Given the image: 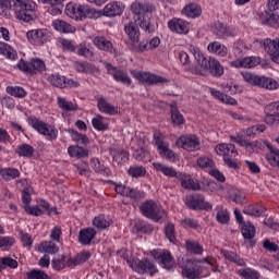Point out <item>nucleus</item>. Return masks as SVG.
Instances as JSON below:
<instances>
[{"label":"nucleus","mask_w":279,"mask_h":279,"mask_svg":"<svg viewBox=\"0 0 279 279\" xmlns=\"http://www.w3.org/2000/svg\"><path fill=\"white\" fill-rule=\"evenodd\" d=\"M161 158H165V160H168L169 162H175L178 158V154L173 151L169 146H163V148L158 150Z\"/></svg>","instance_id":"nucleus-47"},{"label":"nucleus","mask_w":279,"mask_h":279,"mask_svg":"<svg viewBox=\"0 0 279 279\" xmlns=\"http://www.w3.org/2000/svg\"><path fill=\"white\" fill-rule=\"evenodd\" d=\"M29 125L34 128L39 134H43L48 138V141H56L58 138V130L37 118H29L28 119Z\"/></svg>","instance_id":"nucleus-11"},{"label":"nucleus","mask_w":279,"mask_h":279,"mask_svg":"<svg viewBox=\"0 0 279 279\" xmlns=\"http://www.w3.org/2000/svg\"><path fill=\"white\" fill-rule=\"evenodd\" d=\"M125 197H130V199H134L136 202L137 199H143V197H145V193L136 189L129 187Z\"/></svg>","instance_id":"nucleus-63"},{"label":"nucleus","mask_w":279,"mask_h":279,"mask_svg":"<svg viewBox=\"0 0 279 279\" xmlns=\"http://www.w3.org/2000/svg\"><path fill=\"white\" fill-rule=\"evenodd\" d=\"M97 108L105 114H117V108H114L111 104L107 102L106 98L104 97L97 99Z\"/></svg>","instance_id":"nucleus-38"},{"label":"nucleus","mask_w":279,"mask_h":279,"mask_svg":"<svg viewBox=\"0 0 279 279\" xmlns=\"http://www.w3.org/2000/svg\"><path fill=\"white\" fill-rule=\"evenodd\" d=\"M238 276H241L244 279H258L260 278V272L252 268H244L238 270Z\"/></svg>","instance_id":"nucleus-52"},{"label":"nucleus","mask_w":279,"mask_h":279,"mask_svg":"<svg viewBox=\"0 0 279 279\" xmlns=\"http://www.w3.org/2000/svg\"><path fill=\"white\" fill-rule=\"evenodd\" d=\"M207 50L209 51V53H215L220 58H226V56H228V47H226V45L221 44L220 41L210 43L207 46Z\"/></svg>","instance_id":"nucleus-33"},{"label":"nucleus","mask_w":279,"mask_h":279,"mask_svg":"<svg viewBox=\"0 0 279 279\" xmlns=\"http://www.w3.org/2000/svg\"><path fill=\"white\" fill-rule=\"evenodd\" d=\"M154 10H156L154 5L145 2L135 1L131 4V12H133L136 23L148 34L154 33L156 29L154 25H151V22H149V16H147L148 14H151Z\"/></svg>","instance_id":"nucleus-2"},{"label":"nucleus","mask_w":279,"mask_h":279,"mask_svg":"<svg viewBox=\"0 0 279 279\" xmlns=\"http://www.w3.org/2000/svg\"><path fill=\"white\" fill-rule=\"evenodd\" d=\"M185 250L189 254H194V256H202L204 254V246L195 240L185 241Z\"/></svg>","instance_id":"nucleus-36"},{"label":"nucleus","mask_w":279,"mask_h":279,"mask_svg":"<svg viewBox=\"0 0 279 279\" xmlns=\"http://www.w3.org/2000/svg\"><path fill=\"white\" fill-rule=\"evenodd\" d=\"M10 8H12V3L10 0H0V14L1 16H5V19H10Z\"/></svg>","instance_id":"nucleus-62"},{"label":"nucleus","mask_w":279,"mask_h":279,"mask_svg":"<svg viewBox=\"0 0 279 279\" xmlns=\"http://www.w3.org/2000/svg\"><path fill=\"white\" fill-rule=\"evenodd\" d=\"M215 150L218 156L223 157V162L229 169H234V171L239 169V162L234 159L239 156V151L234 144H218Z\"/></svg>","instance_id":"nucleus-5"},{"label":"nucleus","mask_w":279,"mask_h":279,"mask_svg":"<svg viewBox=\"0 0 279 279\" xmlns=\"http://www.w3.org/2000/svg\"><path fill=\"white\" fill-rule=\"evenodd\" d=\"M191 51L193 52V56L197 62V65L191 69V72L194 75H206V73H211L214 77H221L223 75V65L219 62V60L209 57V59H206V57L202 53L199 48L195 46H191Z\"/></svg>","instance_id":"nucleus-1"},{"label":"nucleus","mask_w":279,"mask_h":279,"mask_svg":"<svg viewBox=\"0 0 279 279\" xmlns=\"http://www.w3.org/2000/svg\"><path fill=\"white\" fill-rule=\"evenodd\" d=\"M267 208L263 207V205L255 203L252 205H247L244 207V215H248L250 217H260L263 213H265Z\"/></svg>","instance_id":"nucleus-35"},{"label":"nucleus","mask_w":279,"mask_h":279,"mask_svg":"<svg viewBox=\"0 0 279 279\" xmlns=\"http://www.w3.org/2000/svg\"><path fill=\"white\" fill-rule=\"evenodd\" d=\"M150 256L158 260L159 265L163 267V269L171 270L175 267V258L171 255V252L167 250H154L150 252Z\"/></svg>","instance_id":"nucleus-13"},{"label":"nucleus","mask_w":279,"mask_h":279,"mask_svg":"<svg viewBox=\"0 0 279 279\" xmlns=\"http://www.w3.org/2000/svg\"><path fill=\"white\" fill-rule=\"evenodd\" d=\"M108 75H111L116 82L124 84L125 86H132V78L128 75V72L121 68L113 66L111 63H105Z\"/></svg>","instance_id":"nucleus-14"},{"label":"nucleus","mask_w":279,"mask_h":279,"mask_svg":"<svg viewBox=\"0 0 279 279\" xmlns=\"http://www.w3.org/2000/svg\"><path fill=\"white\" fill-rule=\"evenodd\" d=\"M202 260L182 259L179 262V267L182 269V275L187 279H199L204 269L199 265Z\"/></svg>","instance_id":"nucleus-9"},{"label":"nucleus","mask_w":279,"mask_h":279,"mask_svg":"<svg viewBox=\"0 0 279 279\" xmlns=\"http://www.w3.org/2000/svg\"><path fill=\"white\" fill-rule=\"evenodd\" d=\"M185 204L191 210H213V205L206 202V198L202 194L186 196Z\"/></svg>","instance_id":"nucleus-15"},{"label":"nucleus","mask_w":279,"mask_h":279,"mask_svg":"<svg viewBox=\"0 0 279 279\" xmlns=\"http://www.w3.org/2000/svg\"><path fill=\"white\" fill-rule=\"evenodd\" d=\"M247 52V46H245V41L238 40L233 46V53L235 58H243V54Z\"/></svg>","instance_id":"nucleus-55"},{"label":"nucleus","mask_w":279,"mask_h":279,"mask_svg":"<svg viewBox=\"0 0 279 279\" xmlns=\"http://www.w3.org/2000/svg\"><path fill=\"white\" fill-rule=\"evenodd\" d=\"M95 236H97V230L94 228L81 229L78 232V243H81V245H90Z\"/></svg>","instance_id":"nucleus-29"},{"label":"nucleus","mask_w":279,"mask_h":279,"mask_svg":"<svg viewBox=\"0 0 279 279\" xmlns=\"http://www.w3.org/2000/svg\"><path fill=\"white\" fill-rule=\"evenodd\" d=\"M7 93L11 95L12 97H17L20 99H23V97L27 96V92L23 87H7Z\"/></svg>","instance_id":"nucleus-59"},{"label":"nucleus","mask_w":279,"mask_h":279,"mask_svg":"<svg viewBox=\"0 0 279 279\" xmlns=\"http://www.w3.org/2000/svg\"><path fill=\"white\" fill-rule=\"evenodd\" d=\"M93 43L99 51H105L106 53H112L114 51V45H112V41L104 36H96Z\"/></svg>","instance_id":"nucleus-28"},{"label":"nucleus","mask_w":279,"mask_h":279,"mask_svg":"<svg viewBox=\"0 0 279 279\" xmlns=\"http://www.w3.org/2000/svg\"><path fill=\"white\" fill-rule=\"evenodd\" d=\"M48 82L57 88H66L65 76L60 74H51L48 77Z\"/></svg>","instance_id":"nucleus-48"},{"label":"nucleus","mask_w":279,"mask_h":279,"mask_svg":"<svg viewBox=\"0 0 279 279\" xmlns=\"http://www.w3.org/2000/svg\"><path fill=\"white\" fill-rule=\"evenodd\" d=\"M52 27H54L57 32H61L62 34H74L75 32V26L69 24L64 20L53 21Z\"/></svg>","instance_id":"nucleus-34"},{"label":"nucleus","mask_w":279,"mask_h":279,"mask_svg":"<svg viewBox=\"0 0 279 279\" xmlns=\"http://www.w3.org/2000/svg\"><path fill=\"white\" fill-rule=\"evenodd\" d=\"M242 77L247 84H251V86L266 88V90H276L279 86L276 80L267 76H258L251 72H242Z\"/></svg>","instance_id":"nucleus-7"},{"label":"nucleus","mask_w":279,"mask_h":279,"mask_svg":"<svg viewBox=\"0 0 279 279\" xmlns=\"http://www.w3.org/2000/svg\"><path fill=\"white\" fill-rule=\"evenodd\" d=\"M109 153L113 158V162H117L118 165H125V162L130 160V154H128V151L124 149L110 148Z\"/></svg>","instance_id":"nucleus-31"},{"label":"nucleus","mask_w":279,"mask_h":279,"mask_svg":"<svg viewBox=\"0 0 279 279\" xmlns=\"http://www.w3.org/2000/svg\"><path fill=\"white\" fill-rule=\"evenodd\" d=\"M26 277L27 279H51V277H49L45 270L40 269H33L26 272Z\"/></svg>","instance_id":"nucleus-58"},{"label":"nucleus","mask_w":279,"mask_h":279,"mask_svg":"<svg viewBox=\"0 0 279 279\" xmlns=\"http://www.w3.org/2000/svg\"><path fill=\"white\" fill-rule=\"evenodd\" d=\"M117 256H120V258H123L124 260H126L129 267H133L134 258H132L131 251H128V248H121L117 251Z\"/></svg>","instance_id":"nucleus-60"},{"label":"nucleus","mask_w":279,"mask_h":279,"mask_svg":"<svg viewBox=\"0 0 279 279\" xmlns=\"http://www.w3.org/2000/svg\"><path fill=\"white\" fill-rule=\"evenodd\" d=\"M266 146L269 149V153L266 154V159L268 160L269 165H271V167H278V165H279V149L274 147L270 144H266Z\"/></svg>","instance_id":"nucleus-40"},{"label":"nucleus","mask_w":279,"mask_h":279,"mask_svg":"<svg viewBox=\"0 0 279 279\" xmlns=\"http://www.w3.org/2000/svg\"><path fill=\"white\" fill-rule=\"evenodd\" d=\"M181 183L182 189L185 191H202V185L191 178V174L181 172L175 184Z\"/></svg>","instance_id":"nucleus-23"},{"label":"nucleus","mask_w":279,"mask_h":279,"mask_svg":"<svg viewBox=\"0 0 279 279\" xmlns=\"http://www.w3.org/2000/svg\"><path fill=\"white\" fill-rule=\"evenodd\" d=\"M168 27L174 34H189L191 24L186 20L173 17L168 22Z\"/></svg>","instance_id":"nucleus-21"},{"label":"nucleus","mask_w":279,"mask_h":279,"mask_svg":"<svg viewBox=\"0 0 279 279\" xmlns=\"http://www.w3.org/2000/svg\"><path fill=\"white\" fill-rule=\"evenodd\" d=\"M124 31L131 45H137V43H140L141 29H138V26L135 24V22H129L128 24H124Z\"/></svg>","instance_id":"nucleus-25"},{"label":"nucleus","mask_w":279,"mask_h":279,"mask_svg":"<svg viewBox=\"0 0 279 279\" xmlns=\"http://www.w3.org/2000/svg\"><path fill=\"white\" fill-rule=\"evenodd\" d=\"M7 267H10V269H16V267H19V262L11 257L0 258V271H3Z\"/></svg>","instance_id":"nucleus-56"},{"label":"nucleus","mask_w":279,"mask_h":279,"mask_svg":"<svg viewBox=\"0 0 279 279\" xmlns=\"http://www.w3.org/2000/svg\"><path fill=\"white\" fill-rule=\"evenodd\" d=\"M41 1H43V3H47L48 5H50L48 8V12L52 16L62 14V9L64 8V5H62V2L64 0H41Z\"/></svg>","instance_id":"nucleus-37"},{"label":"nucleus","mask_w":279,"mask_h":279,"mask_svg":"<svg viewBox=\"0 0 279 279\" xmlns=\"http://www.w3.org/2000/svg\"><path fill=\"white\" fill-rule=\"evenodd\" d=\"M259 63V57H246L240 61V66H243L244 69H254V66H258Z\"/></svg>","instance_id":"nucleus-49"},{"label":"nucleus","mask_w":279,"mask_h":279,"mask_svg":"<svg viewBox=\"0 0 279 279\" xmlns=\"http://www.w3.org/2000/svg\"><path fill=\"white\" fill-rule=\"evenodd\" d=\"M171 120L175 125H182L184 123V116L178 110L175 104L170 105Z\"/></svg>","instance_id":"nucleus-45"},{"label":"nucleus","mask_w":279,"mask_h":279,"mask_svg":"<svg viewBox=\"0 0 279 279\" xmlns=\"http://www.w3.org/2000/svg\"><path fill=\"white\" fill-rule=\"evenodd\" d=\"M140 210L144 217L147 219H151L153 221H160V219H165L167 217V211L162 208V206L158 205L155 201L149 199L142 203L140 206Z\"/></svg>","instance_id":"nucleus-6"},{"label":"nucleus","mask_w":279,"mask_h":279,"mask_svg":"<svg viewBox=\"0 0 279 279\" xmlns=\"http://www.w3.org/2000/svg\"><path fill=\"white\" fill-rule=\"evenodd\" d=\"M59 250L60 247L53 241H45L38 245V252H45L46 254H58Z\"/></svg>","instance_id":"nucleus-42"},{"label":"nucleus","mask_w":279,"mask_h":279,"mask_svg":"<svg viewBox=\"0 0 279 279\" xmlns=\"http://www.w3.org/2000/svg\"><path fill=\"white\" fill-rule=\"evenodd\" d=\"M213 29L215 36L220 40H226L235 36L234 28L221 22H216L213 26Z\"/></svg>","instance_id":"nucleus-20"},{"label":"nucleus","mask_w":279,"mask_h":279,"mask_svg":"<svg viewBox=\"0 0 279 279\" xmlns=\"http://www.w3.org/2000/svg\"><path fill=\"white\" fill-rule=\"evenodd\" d=\"M182 14H184V16H187V19H197L202 16V7L197 3L186 4L182 9Z\"/></svg>","instance_id":"nucleus-32"},{"label":"nucleus","mask_w":279,"mask_h":279,"mask_svg":"<svg viewBox=\"0 0 279 279\" xmlns=\"http://www.w3.org/2000/svg\"><path fill=\"white\" fill-rule=\"evenodd\" d=\"M93 226L98 228V230H106V228H110V220H108L104 215H99L94 218Z\"/></svg>","instance_id":"nucleus-54"},{"label":"nucleus","mask_w":279,"mask_h":279,"mask_svg":"<svg viewBox=\"0 0 279 279\" xmlns=\"http://www.w3.org/2000/svg\"><path fill=\"white\" fill-rule=\"evenodd\" d=\"M177 147L185 149V151H198L199 149V140L195 135H182L175 142Z\"/></svg>","instance_id":"nucleus-19"},{"label":"nucleus","mask_w":279,"mask_h":279,"mask_svg":"<svg viewBox=\"0 0 279 279\" xmlns=\"http://www.w3.org/2000/svg\"><path fill=\"white\" fill-rule=\"evenodd\" d=\"M230 199L235 204H243L245 202V193L241 190H233L230 194Z\"/></svg>","instance_id":"nucleus-61"},{"label":"nucleus","mask_w":279,"mask_h":279,"mask_svg":"<svg viewBox=\"0 0 279 279\" xmlns=\"http://www.w3.org/2000/svg\"><path fill=\"white\" fill-rule=\"evenodd\" d=\"M68 154L71 158H88L89 150L78 145L69 146Z\"/></svg>","instance_id":"nucleus-39"},{"label":"nucleus","mask_w":279,"mask_h":279,"mask_svg":"<svg viewBox=\"0 0 279 279\" xmlns=\"http://www.w3.org/2000/svg\"><path fill=\"white\" fill-rule=\"evenodd\" d=\"M93 128L98 130V132H102V130H107L108 126L104 124V117L97 116L92 120Z\"/></svg>","instance_id":"nucleus-64"},{"label":"nucleus","mask_w":279,"mask_h":279,"mask_svg":"<svg viewBox=\"0 0 279 279\" xmlns=\"http://www.w3.org/2000/svg\"><path fill=\"white\" fill-rule=\"evenodd\" d=\"M0 53L5 56L9 60H16V51L5 43H0Z\"/></svg>","instance_id":"nucleus-50"},{"label":"nucleus","mask_w":279,"mask_h":279,"mask_svg":"<svg viewBox=\"0 0 279 279\" xmlns=\"http://www.w3.org/2000/svg\"><path fill=\"white\" fill-rule=\"evenodd\" d=\"M15 154L22 158H32L34 156V146L29 144H22L16 147Z\"/></svg>","instance_id":"nucleus-43"},{"label":"nucleus","mask_w":279,"mask_h":279,"mask_svg":"<svg viewBox=\"0 0 279 279\" xmlns=\"http://www.w3.org/2000/svg\"><path fill=\"white\" fill-rule=\"evenodd\" d=\"M131 75L141 82V84H147L148 86H155L157 84H167L169 80L160 75H156L149 72H142L136 70H131Z\"/></svg>","instance_id":"nucleus-10"},{"label":"nucleus","mask_w":279,"mask_h":279,"mask_svg":"<svg viewBox=\"0 0 279 279\" xmlns=\"http://www.w3.org/2000/svg\"><path fill=\"white\" fill-rule=\"evenodd\" d=\"M0 175L3 180H14L21 175V171L16 168H3L0 169Z\"/></svg>","instance_id":"nucleus-44"},{"label":"nucleus","mask_w":279,"mask_h":279,"mask_svg":"<svg viewBox=\"0 0 279 279\" xmlns=\"http://www.w3.org/2000/svg\"><path fill=\"white\" fill-rule=\"evenodd\" d=\"M123 10H125L123 3L117 1L110 2L102 9L101 16H107L109 19L121 16L123 14Z\"/></svg>","instance_id":"nucleus-22"},{"label":"nucleus","mask_w":279,"mask_h":279,"mask_svg":"<svg viewBox=\"0 0 279 279\" xmlns=\"http://www.w3.org/2000/svg\"><path fill=\"white\" fill-rule=\"evenodd\" d=\"M26 36L31 43L35 45H45L51 39V33L46 28L32 29L26 33Z\"/></svg>","instance_id":"nucleus-17"},{"label":"nucleus","mask_w":279,"mask_h":279,"mask_svg":"<svg viewBox=\"0 0 279 279\" xmlns=\"http://www.w3.org/2000/svg\"><path fill=\"white\" fill-rule=\"evenodd\" d=\"M241 233L243 239L250 242L251 247L256 245V241H254V236H256V227H254L252 222H243V225H241Z\"/></svg>","instance_id":"nucleus-26"},{"label":"nucleus","mask_w":279,"mask_h":279,"mask_svg":"<svg viewBox=\"0 0 279 279\" xmlns=\"http://www.w3.org/2000/svg\"><path fill=\"white\" fill-rule=\"evenodd\" d=\"M230 140L232 143H236L240 147H245L248 154H254V149L258 147V142H250V140L245 138L244 136H231Z\"/></svg>","instance_id":"nucleus-30"},{"label":"nucleus","mask_w":279,"mask_h":279,"mask_svg":"<svg viewBox=\"0 0 279 279\" xmlns=\"http://www.w3.org/2000/svg\"><path fill=\"white\" fill-rule=\"evenodd\" d=\"M65 14L74 21H84V19H101V11H97L89 5L75 4L70 2L65 5Z\"/></svg>","instance_id":"nucleus-4"},{"label":"nucleus","mask_w":279,"mask_h":279,"mask_svg":"<svg viewBox=\"0 0 279 279\" xmlns=\"http://www.w3.org/2000/svg\"><path fill=\"white\" fill-rule=\"evenodd\" d=\"M153 167L155 170L165 174L166 178H174V184H175V182H178V179L180 178V175L182 173V172L175 170V168L167 166L165 163H160V162H154Z\"/></svg>","instance_id":"nucleus-24"},{"label":"nucleus","mask_w":279,"mask_h":279,"mask_svg":"<svg viewBox=\"0 0 279 279\" xmlns=\"http://www.w3.org/2000/svg\"><path fill=\"white\" fill-rule=\"evenodd\" d=\"M267 125H279V101L267 105L264 109Z\"/></svg>","instance_id":"nucleus-18"},{"label":"nucleus","mask_w":279,"mask_h":279,"mask_svg":"<svg viewBox=\"0 0 279 279\" xmlns=\"http://www.w3.org/2000/svg\"><path fill=\"white\" fill-rule=\"evenodd\" d=\"M13 11L15 12L16 19L23 21V23H32L36 21L38 15L36 14L38 10V4L34 0H11Z\"/></svg>","instance_id":"nucleus-3"},{"label":"nucleus","mask_w":279,"mask_h":279,"mask_svg":"<svg viewBox=\"0 0 279 279\" xmlns=\"http://www.w3.org/2000/svg\"><path fill=\"white\" fill-rule=\"evenodd\" d=\"M254 43H256L257 45H262L265 51H267V53L271 56L272 62H276V64H279V39H274V40H271L270 38H266L264 40L255 39Z\"/></svg>","instance_id":"nucleus-16"},{"label":"nucleus","mask_w":279,"mask_h":279,"mask_svg":"<svg viewBox=\"0 0 279 279\" xmlns=\"http://www.w3.org/2000/svg\"><path fill=\"white\" fill-rule=\"evenodd\" d=\"M90 167L95 173H99L100 175H108L110 173V169L101 162L98 158L90 159Z\"/></svg>","instance_id":"nucleus-41"},{"label":"nucleus","mask_w":279,"mask_h":279,"mask_svg":"<svg viewBox=\"0 0 279 279\" xmlns=\"http://www.w3.org/2000/svg\"><path fill=\"white\" fill-rule=\"evenodd\" d=\"M17 68L26 75H38V73H45V71H47L45 61L39 58H33L31 61L21 59L17 63Z\"/></svg>","instance_id":"nucleus-8"},{"label":"nucleus","mask_w":279,"mask_h":279,"mask_svg":"<svg viewBox=\"0 0 279 279\" xmlns=\"http://www.w3.org/2000/svg\"><path fill=\"white\" fill-rule=\"evenodd\" d=\"M58 106L65 112H75L77 110V105H74L72 101H66L65 98L59 97L58 98Z\"/></svg>","instance_id":"nucleus-53"},{"label":"nucleus","mask_w":279,"mask_h":279,"mask_svg":"<svg viewBox=\"0 0 279 279\" xmlns=\"http://www.w3.org/2000/svg\"><path fill=\"white\" fill-rule=\"evenodd\" d=\"M211 95L216 97V99H219V101H222V104H229L230 106L236 105V99L228 96L227 94H223L217 89H211Z\"/></svg>","instance_id":"nucleus-46"},{"label":"nucleus","mask_w":279,"mask_h":279,"mask_svg":"<svg viewBox=\"0 0 279 279\" xmlns=\"http://www.w3.org/2000/svg\"><path fill=\"white\" fill-rule=\"evenodd\" d=\"M128 173L131 178H145L147 169L143 166H131Z\"/></svg>","instance_id":"nucleus-51"},{"label":"nucleus","mask_w":279,"mask_h":279,"mask_svg":"<svg viewBox=\"0 0 279 279\" xmlns=\"http://www.w3.org/2000/svg\"><path fill=\"white\" fill-rule=\"evenodd\" d=\"M133 271H136V274H140L141 276H145V274H148V276H154L155 274H158V268L156 267V264L151 262L149 258L144 257L142 259H134L133 266H131Z\"/></svg>","instance_id":"nucleus-12"},{"label":"nucleus","mask_w":279,"mask_h":279,"mask_svg":"<svg viewBox=\"0 0 279 279\" xmlns=\"http://www.w3.org/2000/svg\"><path fill=\"white\" fill-rule=\"evenodd\" d=\"M165 234L166 239H168L170 243H177L178 239L175 238V225H173L172 222L168 223L165 228Z\"/></svg>","instance_id":"nucleus-57"},{"label":"nucleus","mask_w":279,"mask_h":279,"mask_svg":"<svg viewBox=\"0 0 279 279\" xmlns=\"http://www.w3.org/2000/svg\"><path fill=\"white\" fill-rule=\"evenodd\" d=\"M90 252L89 251H82L74 257H69L66 259V267H70V269H73L74 267H77V265H84L86 260L90 259Z\"/></svg>","instance_id":"nucleus-27"}]
</instances>
